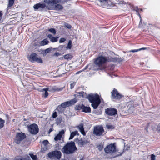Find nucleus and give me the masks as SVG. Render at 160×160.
Segmentation results:
<instances>
[{
  "mask_svg": "<svg viewBox=\"0 0 160 160\" xmlns=\"http://www.w3.org/2000/svg\"><path fill=\"white\" fill-rule=\"evenodd\" d=\"M105 113L109 116H114L117 114V111L116 109L113 108H108L105 109Z\"/></svg>",
  "mask_w": 160,
  "mask_h": 160,
  "instance_id": "13",
  "label": "nucleus"
},
{
  "mask_svg": "<svg viewBox=\"0 0 160 160\" xmlns=\"http://www.w3.org/2000/svg\"><path fill=\"white\" fill-rule=\"evenodd\" d=\"M101 6L104 8H108L111 6H114L115 4L111 2L110 0H98Z\"/></svg>",
  "mask_w": 160,
  "mask_h": 160,
  "instance_id": "12",
  "label": "nucleus"
},
{
  "mask_svg": "<svg viewBox=\"0 0 160 160\" xmlns=\"http://www.w3.org/2000/svg\"><path fill=\"white\" fill-rule=\"evenodd\" d=\"M83 106V104H78L76 105L75 107V109L76 110H80L82 109V107Z\"/></svg>",
  "mask_w": 160,
  "mask_h": 160,
  "instance_id": "24",
  "label": "nucleus"
},
{
  "mask_svg": "<svg viewBox=\"0 0 160 160\" xmlns=\"http://www.w3.org/2000/svg\"><path fill=\"white\" fill-rule=\"evenodd\" d=\"M54 91H59L60 90V89H58V88H57V89H53Z\"/></svg>",
  "mask_w": 160,
  "mask_h": 160,
  "instance_id": "55",
  "label": "nucleus"
},
{
  "mask_svg": "<svg viewBox=\"0 0 160 160\" xmlns=\"http://www.w3.org/2000/svg\"><path fill=\"white\" fill-rule=\"evenodd\" d=\"M154 127L156 128L157 130L160 132V124H159L158 125L154 124Z\"/></svg>",
  "mask_w": 160,
  "mask_h": 160,
  "instance_id": "36",
  "label": "nucleus"
},
{
  "mask_svg": "<svg viewBox=\"0 0 160 160\" xmlns=\"http://www.w3.org/2000/svg\"><path fill=\"white\" fill-rule=\"evenodd\" d=\"M111 0H110V1H111Z\"/></svg>",
  "mask_w": 160,
  "mask_h": 160,
  "instance_id": "63",
  "label": "nucleus"
},
{
  "mask_svg": "<svg viewBox=\"0 0 160 160\" xmlns=\"http://www.w3.org/2000/svg\"><path fill=\"white\" fill-rule=\"evenodd\" d=\"M79 130L81 133L84 136L85 135L86 133L84 131L83 127V125L82 123H81L76 127Z\"/></svg>",
  "mask_w": 160,
  "mask_h": 160,
  "instance_id": "17",
  "label": "nucleus"
},
{
  "mask_svg": "<svg viewBox=\"0 0 160 160\" xmlns=\"http://www.w3.org/2000/svg\"><path fill=\"white\" fill-rule=\"evenodd\" d=\"M76 84V82H73V83L70 84V88L71 89L73 88Z\"/></svg>",
  "mask_w": 160,
  "mask_h": 160,
  "instance_id": "44",
  "label": "nucleus"
},
{
  "mask_svg": "<svg viewBox=\"0 0 160 160\" xmlns=\"http://www.w3.org/2000/svg\"><path fill=\"white\" fill-rule=\"evenodd\" d=\"M61 55L60 53L59 52H56L53 55L54 56H55L57 57H58V56H60Z\"/></svg>",
  "mask_w": 160,
  "mask_h": 160,
  "instance_id": "47",
  "label": "nucleus"
},
{
  "mask_svg": "<svg viewBox=\"0 0 160 160\" xmlns=\"http://www.w3.org/2000/svg\"><path fill=\"white\" fill-rule=\"evenodd\" d=\"M123 61V59L121 58L114 57V62L119 63Z\"/></svg>",
  "mask_w": 160,
  "mask_h": 160,
  "instance_id": "25",
  "label": "nucleus"
},
{
  "mask_svg": "<svg viewBox=\"0 0 160 160\" xmlns=\"http://www.w3.org/2000/svg\"><path fill=\"white\" fill-rule=\"evenodd\" d=\"M57 113L56 112H54L52 114V117L53 118H55L57 117Z\"/></svg>",
  "mask_w": 160,
  "mask_h": 160,
  "instance_id": "43",
  "label": "nucleus"
},
{
  "mask_svg": "<svg viewBox=\"0 0 160 160\" xmlns=\"http://www.w3.org/2000/svg\"><path fill=\"white\" fill-rule=\"evenodd\" d=\"M3 160H8V158H5Z\"/></svg>",
  "mask_w": 160,
  "mask_h": 160,
  "instance_id": "58",
  "label": "nucleus"
},
{
  "mask_svg": "<svg viewBox=\"0 0 160 160\" xmlns=\"http://www.w3.org/2000/svg\"><path fill=\"white\" fill-rule=\"evenodd\" d=\"M114 62V57H107L102 55H99L94 59V63L100 70H102L104 68L103 65L107 62Z\"/></svg>",
  "mask_w": 160,
  "mask_h": 160,
  "instance_id": "1",
  "label": "nucleus"
},
{
  "mask_svg": "<svg viewBox=\"0 0 160 160\" xmlns=\"http://www.w3.org/2000/svg\"><path fill=\"white\" fill-rule=\"evenodd\" d=\"M146 49V48H142L140 49H134V50H130L129 52H138L139 51H140L141 50H144Z\"/></svg>",
  "mask_w": 160,
  "mask_h": 160,
  "instance_id": "26",
  "label": "nucleus"
},
{
  "mask_svg": "<svg viewBox=\"0 0 160 160\" xmlns=\"http://www.w3.org/2000/svg\"><path fill=\"white\" fill-rule=\"evenodd\" d=\"M78 150L76 146L75 142L71 141L68 142L62 148V151L66 155L72 154Z\"/></svg>",
  "mask_w": 160,
  "mask_h": 160,
  "instance_id": "2",
  "label": "nucleus"
},
{
  "mask_svg": "<svg viewBox=\"0 0 160 160\" xmlns=\"http://www.w3.org/2000/svg\"><path fill=\"white\" fill-rule=\"evenodd\" d=\"M42 150L44 151H46L48 150V148H42Z\"/></svg>",
  "mask_w": 160,
  "mask_h": 160,
  "instance_id": "53",
  "label": "nucleus"
},
{
  "mask_svg": "<svg viewBox=\"0 0 160 160\" xmlns=\"http://www.w3.org/2000/svg\"><path fill=\"white\" fill-rule=\"evenodd\" d=\"M42 143L44 146H46L49 143V142L48 140H45L43 141Z\"/></svg>",
  "mask_w": 160,
  "mask_h": 160,
  "instance_id": "39",
  "label": "nucleus"
},
{
  "mask_svg": "<svg viewBox=\"0 0 160 160\" xmlns=\"http://www.w3.org/2000/svg\"><path fill=\"white\" fill-rule=\"evenodd\" d=\"M102 109H101L100 108L99 109V110H98V114H102Z\"/></svg>",
  "mask_w": 160,
  "mask_h": 160,
  "instance_id": "49",
  "label": "nucleus"
},
{
  "mask_svg": "<svg viewBox=\"0 0 160 160\" xmlns=\"http://www.w3.org/2000/svg\"><path fill=\"white\" fill-rule=\"evenodd\" d=\"M69 0H56L57 2L61 3L62 4H64L67 2Z\"/></svg>",
  "mask_w": 160,
  "mask_h": 160,
  "instance_id": "32",
  "label": "nucleus"
},
{
  "mask_svg": "<svg viewBox=\"0 0 160 160\" xmlns=\"http://www.w3.org/2000/svg\"><path fill=\"white\" fill-rule=\"evenodd\" d=\"M69 106V105L68 101L62 103L60 105V107H62L63 108H65Z\"/></svg>",
  "mask_w": 160,
  "mask_h": 160,
  "instance_id": "30",
  "label": "nucleus"
},
{
  "mask_svg": "<svg viewBox=\"0 0 160 160\" xmlns=\"http://www.w3.org/2000/svg\"><path fill=\"white\" fill-rule=\"evenodd\" d=\"M37 56V55L36 53L34 52L32 53L29 58V61L32 62L36 61L39 63L42 62V60L41 58H38Z\"/></svg>",
  "mask_w": 160,
  "mask_h": 160,
  "instance_id": "11",
  "label": "nucleus"
},
{
  "mask_svg": "<svg viewBox=\"0 0 160 160\" xmlns=\"http://www.w3.org/2000/svg\"><path fill=\"white\" fill-rule=\"evenodd\" d=\"M77 101V99L75 98L73 99H72L71 100L68 101L69 106L71 105H74L75 104Z\"/></svg>",
  "mask_w": 160,
  "mask_h": 160,
  "instance_id": "20",
  "label": "nucleus"
},
{
  "mask_svg": "<svg viewBox=\"0 0 160 160\" xmlns=\"http://www.w3.org/2000/svg\"><path fill=\"white\" fill-rule=\"evenodd\" d=\"M149 126V123H148V125L146 127V128H145V130L147 131V132H148V127Z\"/></svg>",
  "mask_w": 160,
  "mask_h": 160,
  "instance_id": "51",
  "label": "nucleus"
},
{
  "mask_svg": "<svg viewBox=\"0 0 160 160\" xmlns=\"http://www.w3.org/2000/svg\"><path fill=\"white\" fill-rule=\"evenodd\" d=\"M87 98L91 103V106L94 109H96L101 102L99 96L97 93L89 94Z\"/></svg>",
  "mask_w": 160,
  "mask_h": 160,
  "instance_id": "3",
  "label": "nucleus"
},
{
  "mask_svg": "<svg viewBox=\"0 0 160 160\" xmlns=\"http://www.w3.org/2000/svg\"><path fill=\"white\" fill-rule=\"evenodd\" d=\"M15 160H31L29 157L28 158H24L22 156H20L18 158H16Z\"/></svg>",
  "mask_w": 160,
  "mask_h": 160,
  "instance_id": "27",
  "label": "nucleus"
},
{
  "mask_svg": "<svg viewBox=\"0 0 160 160\" xmlns=\"http://www.w3.org/2000/svg\"><path fill=\"white\" fill-rule=\"evenodd\" d=\"M156 156L153 154L151 155V160H155Z\"/></svg>",
  "mask_w": 160,
  "mask_h": 160,
  "instance_id": "42",
  "label": "nucleus"
},
{
  "mask_svg": "<svg viewBox=\"0 0 160 160\" xmlns=\"http://www.w3.org/2000/svg\"><path fill=\"white\" fill-rule=\"evenodd\" d=\"M47 37L50 39V41L52 42H56L58 41V37H53L52 35L50 34L48 35Z\"/></svg>",
  "mask_w": 160,
  "mask_h": 160,
  "instance_id": "18",
  "label": "nucleus"
},
{
  "mask_svg": "<svg viewBox=\"0 0 160 160\" xmlns=\"http://www.w3.org/2000/svg\"><path fill=\"white\" fill-rule=\"evenodd\" d=\"M104 130L102 125H97L94 127L93 133L97 136L103 135Z\"/></svg>",
  "mask_w": 160,
  "mask_h": 160,
  "instance_id": "7",
  "label": "nucleus"
},
{
  "mask_svg": "<svg viewBox=\"0 0 160 160\" xmlns=\"http://www.w3.org/2000/svg\"><path fill=\"white\" fill-rule=\"evenodd\" d=\"M82 111L85 112H91V108L89 107H86L83 105Z\"/></svg>",
  "mask_w": 160,
  "mask_h": 160,
  "instance_id": "19",
  "label": "nucleus"
},
{
  "mask_svg": "<svg viewBox=\"0 0 160 160\" xmlns=\"http://www.w3.org/2000/svg\"><path fill=\"white\" fill-rule=\"evenodd\" d=\"M48 95V92H45L44 93V97L47 98Z\"/></svg>",
  "mask_w": 160,
  "mask_h": 160,
  "instance_id": "50",
  "label": "nucleus"
},
{
  "mask_svg": "<svg viewBox=\"0 0 160 160\" xmlns=\"http://www.w3.org/2000/svg\"><path fill=\"white\" fill-rule=\"evenodd\" d=\"M49 43V41L47 39H44L40 42V45L43 46L48 44Z\"/></svg>",
  "mask_w": 160,
  "mask_h": 160,
  "instance_id": "23",
  "label": "nucleus"
},
{
  "mask_svg": "<svg viewBox=\"0 0 160 160\" xmlns=\"http://www.w3.org/2000/svg\"><path fill=\"white\" fill-rule=\"evenodd\" d=\"M29 155L33 160H38L36 155H34L32 153H29Z\"/></svg>",
  "mask_w": 160,
  "mask_h": 160,
  "instance_id": "28",
  "label": "nucleus"
},
{
  "mask_svg": "<svg viewBox=\"0 0 160 160\" xmlns=\"http://www.w3.org/2000/svg\"><path fill=\"white\" fill-rule=\"evenodd\" d=\"M65 59L69 60L72 59L73 57V56L71 54H67L63 56Z\"/></svg>",
  "mask_w": 160,
  "mask_h": 160,
  "instance_id": "21",
  "label": "nucleus"
},
{
  "mask_svg": "<svg viewBox=\"0 0 160 160\" xmlns=\"http://www.w3.org/2000/svg\"><path fill=\"white\" fill-rule=\"evenodd\" d=\"M77 134H78V131L77 130L72 132L71 133L69 139L70 140L72 139Z\"/></svg>",
  "mask_w": 160,
  "mask_h": 160,
  "instance_id": "22",
  "label": "nucleus"
},
{
  "mask_svg": "<svg viewBox=\"0 0 160 160\" xmlns=\"http://www.w3.org/2000/svg\"><path fill=\"white\" fill-rule=\"evenodd\" d=\"M48 156L52 160H60L62 157V153L59 151L54 150L49 152Z\"/></svg>",
  "mask_w": 160,
  "mask_h": 160,
  "instance_id": "5",
  "label": "nucleus"
},
{
  "mask_svg": "<svg viewBox=\"0 0 160 160\" xmlns=\"http://www.w3.org/2000/svg\"><path fill=\"white\" fill-rule=\"evenodd\" d=\"M63 47L64 46L63 45H60L57 48H56L57 50L58 51L61 52L63 50Z\"/></svg>",
  "mask_w": 160,
  "mask_h": 160,
  "instance_id": "34",
  "label": "nucleus"
},
{
  "mask_svg": "<svg viewBox=\"0 0 160 160\" xmlns=\"http://www.w3.org/2000/svg\"><path fill=\"white\" fill-rule=\"evenodd\" d=\"M4 123L5 120L0 118V129L3 128Z\"/></svg>",
  "mask_w": 160,
  "mask_h": 160,
  "instance_id": "29",
  "label": "nucleus"
},
{
  "mask_svg": "<svg viewBox=\"0 0 160 160\" xmlns=\"http://www.w3.org/2000/svg\"><path fill=\"white\" fill-rule=\"evenodd\" d=\"M72 160H76L75 158H73Z\"/></svg>",
  "mask_w": 160,
  "mask_h": 160,
  "instance_id": "60",
  "label": "nucleus"
},
{
  "mask_svg": "<svg viewBox=\"0 0 160 160\" xmlns=\"http://www.w3.org/2000/svg\"><path fill=\"white\" fill-rule=\"evenodd\" d=\"M51 48H48L45 50V53L47 54L49 53L51 51Z\"/></svg>",
  "mask_w": 160,
  "mask_h": 160,
  "instance_id": "40",
  "label": "nucleus"
},
{
  "mask_svg": "<svg viewBox=\"0 0 160 160\" xmlns=\"http://www.w3.org/2000/svg\"><path fill=\"white\" fill-rule=\"evenodd\" d=\"M48 88H46L43 89V90L45 91L46 92H48Z\"/></svg>",
  "mask_w": 160,
  "mask_h": 160,
  "instance_id": "54",
  "label": "nucleus"
},
{
  "mask_svg": "<svg viewBox=\"0 0 160 160\" xmlns=\"http://www.w3.org/2000/svg\"><path fill=\"white\" fill-rule=\"evenodd\" d=\"M44 2L46 3L47 8L48 10H62L63 7L62 6L57 2L56 0H44Z\"/></svg>",
  "mask_w": 160,
  "mask_h": 160,
  "instance_id": "4",
  "label": "nucleus"
},
{
  "mask_svg": "<svg viewBox=\"0 0 160 160\" xmlns=\"http://www.w3.org/2000/svg\"><path fill=\"white\" fill-rule=\"evenodd\" d=\"M72 48V42L71 40H69V41L68 43V46L67 47V49L68 48L69 49H71Z\"/></svg>",
  "mask_w": 160,
  "mask_h": 160,
  "instance_id": "37",
  "label": "nucleus"
},
{
  "mask_svg": "<svg viewBox=\"0 0 160 160\" xmlns=\"http://www.w3.org/2000/svg\"><path fill=\"white\" fill-rule=\"evenodd\" d=\"M28 128L29 132L32 134L35 135L38 132L39 128L38 125L35 123L28 126Z\"/></svg>",
  "mask_w": 160,
  "mask_h": 160,
  "instance_id": "8",
  "label": "nucleus"
},
{
  "mask_svg": "<svg viewBox=\"0 0 160 160\" xmlns=\"http://www.w3.org/2000/svg\"><path fill=\"white\" fill-rule=\"evenodd\" d=\"M56 48H53V49L54 50H57V49Z\"/></svg>",
  "mask_w": 160,
  "mask_h": 160,
  "instance_id": "57",
  "label": "nucleus"
},
{
  "mask_svg": "<svg viewBox=\"0 0 160 160\" xmlns=\"http://www.w3.org/2000/svg\"><path fill=\"white\" fill-rule=\"evenodd\" d=\"M104 150L106 153L110 154L116 153L117 152L115 143H111L108 145L104 148Z\"/></svg>",
  "mask_w": 160,
  "mask_h": 160,
  "instance_id": "6",
  "label": "nucleus"
},
{
  "mask_svg": "<svg viewBox=\"0 0 160 160\" xmlns=\"http://www.w3.org/2000/svg\"><path fill=\"white\" fill-rule=\"evenodd\" d=\"M48 31L50 32L51 33H53L54 35H55L56 33V31L54 28H50L48 30Z\"/></svg>",
  "mask_w": 160,
  "mask_h": 160,
  "instance_id": "35",
  "label": "nucleus"
},
{
  "mask_svg": "<svg viewBox=\"0 0 160 160\" xmlns=\"http://www.w3.org/2000/svg\"><path fill=\"white\" fill-rule=\"evenodd\" d=\"M65 26L68 28V29H71L72 28L71 25L70 24H68V23H67L65 25Z\"/></svg>",
  "mask_w": 160,
  "mask_h": 160,
  "instance_id": "46",
  "label": "nucleus"
},
{
  "mask_svg": "<svg viewBox=\"0 0 160 160\" xmlns=\"http://www.w3.org/2000/svg\"><path fill=\"white\" fill-rule=\"evenodd\" d=\"M44 4H41L40 3L36 4L33 6V8L35 10H37L39 8L43 9L45 7L47 8L46 3L44 2Z\"/></svg>",
  "mask_w": 160,
  "mask_h": 160,
  "instance_id": "15",
  "label": "nucleus"
},
{
  "mask_svg": "<svg viewBox=\"0 0 160 160\" xmlns=\"http://www.w3.org/2000/svg\"><path fill=\"white\" fill-rule=\"evenodd\" d=\"M66 41V39L64 38H62L59 40V42L60 43Z\"/></svg>",
  "mask_w": 160,
  "mask_h": 160,
  "instance_id": "45",
  "label": "nucleus"
},
{
  "mask_svg": "<svg viewBox=\"0 0 160 160\" xmlns=\"http://www.w3.org/2000/svg\"><path fill=\"white\" fill-rule=\"evenodd\" d=\"M65 133V131L64 130H62L61 131L59 132L54 138L55 141L60 140L62 137V135Z\"/></svg>",
  "mask_w": 160,
  "mask_h": 160,
  "instance_id": "16",
  "label": "nucleus"
},
{
  "mask_svg": "<svg viewBox=\"0 0 160 160\" xmlns=\"http://www.w3.org/2000/svg\"><path fill=\"white\" fill-rule=\"evenodd\" d=\"M107 128L108 129H114L115 128V127L112 125H107L106 126Z\"/></svg>",
  "mask_w": 160,
  "mask_h": 160,
  "instance_id": "38",
  "label": "nucleus"
},
{
  "mask_svg": "<svg viewBox=\"0 0 160 160\" xmlns=\"http://www.w3.org/2000/svg\"><path fill=\"white\" fill-rule=\"evenodd\" d=\"M76 140L78 146L80 147H84V145L87 144L88 143V141L87 140H84L82 138L80 139L77 138Z\"/></svg>",
  "mask_w": 160,
  "mask_h": 160,
  "instance_id": "14",
  "label": "nucleus"
},
{
  "mask_svg": "<svg viewBox=\"0 0 160 160\" xmlns=\"http://www.w3.org/2000/svg\"><path fill=\"white\" fill-rule=\"evenodd\" d=\"M84 92L83 91H81V92H78L77 93V96H79V97L81 98L82 97H84Z\"/></svg>",
  "mask_w": 160,
  "mask_h": 160,
  "instance_id": "33",
  "label": "nucleus"
},
{
  "mask_svg": "<svg viewBox=\"0 0 160 160\" xmlns=\"http://www.w3.org/2000/svg\"><path fill=\"white\" fill-rule=\"evenodd\" d=\"M2 15L3 13L2 11H0V23L1 22V20L2 19Z\"/></svg>",
  "mask_w": 160,
  "mask_h": 160,
  "instance_id": "48",
  "label": "nucleus"
},
{
  "mask_svg": "<svg viewBox=\"0 0 160 160\" xmlns=\"http://www.w3.org/2000/svg\"><path fill=\"white\" fill-rule=\"evenodd\" d=\"M103 148V146L100 145L98 149L100 150H101Z\"/></svg>",
  "mask_w": 160,
  "mask_h": 160,
  "instance_id": "52",
  "label": "nucleus"
},
{
  "mask_svg": "<svg viewBox=\"0 0 160 160\" xmlns=\"http://www.w3.org/2000/svg\"><path fill=\"white\" fill-rule=\"evenodd\" d=\"M60 107V106H58V108H59V107Z\"/></svg>",
  "mask_w": 160,
  "mask_h": 160,
  "instance_id": "61",
  "label": "nucleus"
},
{
  "mask_svg": "<svg viewBox=\"0 0 160 160\" xmlns=\"http://www.w3.org/2000/svg\"><path fill=\"white\" fill-rule=\"evenodd\" d=\"M15 0H9L8 4V7H11L14 4Z\"/></svg>",
  "mask_w": 160,
  "mask_h": 160,
  "instance_id": "31",
  "label": "nucleus"
},
{
  "mask_svg": "<svg viewBox=\"0 0 160 160\" xmlns=\"http://www.w3.org/2000/svg\"><path fill=\"white\" fill-rule=\"evenodd\" d=\"M138 14H139V15L140 16V14L138 13ZM140 18H141V17H140Z\"/></svg>",
  "mask_w": 160,
  "mask_h": 160,
  "instance_id": "62",
  "label": "nucleus"
},
{
  "mask_svg": "<svg viewBox=\"0 0 160 160\" xmlns=\"http://www.w3.org/2000/svg\"><path fill=\"white\" fill-rule=\"evenodd\" d=\"M140 23H141V19L140 21V22L139 24V25L140 24Z\"/></svg>",
  "mask_w": 160,
  "mask_h": 160,
  "instance_id": "59",
  "label": "nucleus"
},
{
  "mask_svg": "<svg viewBox=\"0 0 160 160\" xmlns=\"http://www.w3.org/2000/svg\"><path fill=\"white\" fill-rule=\"evenodd\" d=\"M111 98L113 99L119 100L123 97V96L120 94L115 88L113 89L111 92Z\"/></svg>",
  "mask_w": 160,
  "mask_h": 160,
  "instance_id": "10",
  "label": "nucleus"
},
{
  "mask_svg": "<svg viewBox=\"0 0 160 160\" xmlns=\"http://www.w3.org/2000/svg\"><path fill=\"white\" fill-rule=\"evenodd\" d=\"M61 147V146L59 144L57 143L55 145V148L58 150L60 149V148Z\"/></svg>",
  "mask_w": 160,
  "mask_h": 160,
  "instance_id": "41",
  "label": "nucleus"
},
{
  "mask_svg": "<svg viewBox=\"0 0 160 160\" xmlns=\"http://www.w3.org/2000/svg\"><path fill=\"white\" fill-rule=\"evenodd\" d=\"M52 131V129L51 128H50L49 130V132H51Z\"/></svg>",
  "mask_w": 160,
  "mask_h": 160,
  "instance_id": "56",
  "label": "nucleus"
},
{
  "mask_svg": "<svg viewBox=\"0 0 160 160\" xmlns=\"http://www.w3.org/2000/svg\"><path fill=\"white\" fill-rule=\"evenodd\" d=\"M26 136L25 133L22 132H17L15 139V142L17 144H19L22 141L25 139Z\"/></svg>",
  "mask_w": 160,
  "mask_h": 160,
  "instance_id": "9",
  "label": "nucleus"
}]
</instances>
